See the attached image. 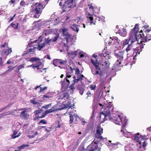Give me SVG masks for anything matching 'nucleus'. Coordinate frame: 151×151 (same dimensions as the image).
<instances>
[{"label": "nucleus", "mask_w": 151, "mask_h": 151, "mask_svg": "<svg viewBox=\"0 0 151 151\" xmlns=\"http://www.w3.org/2000/svg\"><path fill=\"white\" fill-rule=\"evenodd\" d=\"M77 51H75V52H71V54L72 55H75V56H76L77 55Z\"/></svg>", "instance_id": "052dcab7"}, {"label": "nucleus", "mask_w": 151, "mask_h": 151, "mask_svg": "<svg viewBox=\"0 0 151 151\" xmlns=\"http://www.w3.org/2000/svg\"><path fill=\"white\" fill-rule=\"evenodd\" d=\"M12 114V112L10 111H9L5 113H1V114H0V118L3 117L4 116L9 115L10 114Z\"/></svg>", "instance_id": "7c9ffc66"}, {"label": "nucleus", "mask_w": 151, "mask_h": 151, "mask_svg": "<svg viewBox=\"0 0 151 151\" xmlns=\"http://www.w3.org/2000/svg\"><path fill=\"white\" fill-rule=\"evenodd\" d=\"M70 123H72L73 122V120L74 119V118H75V120L76 121H78V119H79V117L78 116L77 114H70Z\"/></svg>", "instance_id": "a211bd4d"}, {"label": "nucleus", "mask_w": 151, "mask_h": 151, "mask_svg": "<svg viewBox=\"0 0 151 151\" xmlns=\"http://www.w3.org/2000/svg\"><path fill=\"white\" fill-rule=\"evenodd\" d=\"M25 2L24 1H21L20 3V5L21 6H24L25 5Z\"/></svg>", "instance_id": "bf43d9fd"}, {"label": "nucleus", "mask_w": 151, "mask_h": 151, "mask_svg": "<svg viewBox=\"0 0 151 151\" xmlns=\"http://www.w3.org/2000/svg\"><path fill=\"white\" fill-rule=\"evenodd\" d=\"M68 29L65 27H63L60 29V32H62L64 36H65V39L66 40L67 42H68L69 39L71 38V35L68 32Z\"/></svg>", "instance_id": "ddd939ff"}, {"label": "nucleus", "mask_w": 151, "mask_h": 151, "mask_svg": "<svg viewBox=\"0 0 151 151\" xmlns=\"http://www.w3.org/2000/svg\"><path fill=\"white\" fill-rule=\"evenodd\" d=\"M99 56H100L102 58H103V57H104V54L103 53H101L99 54Z\"/></svg>", "instance_id": "0e129e2a"}, {"label": "nucleus", "mask_w": 151, "mask_h": 151, "mask_svg": "<svg viewBox=\"0 0 151 151\" xmlns=\"http://www.w3.org/2000/svg\"><path fill=\"white\" fill-rule=\"evenodd\" d=\"M12 52V50L11 49H8L7 50L4 49L2 50V53L6 55H8Z\"/></svg>", "instance_id": "bb28decb"}, {"label": "nucleus", "mask_w": 151, "mask_h": 151, "mask_svg": "<svg viewBox=\"0 0 151 151\" xmlns=\"http://www.w3.org/2000/svg\"><path fill=\"white\" fill-rule=\"evenodd\" d=\"M142 28V29L139 32V34H142L143 33H144L145 34H148L151 31V25L150 26L149 25H144Z\"/></svg>", "instance_id": "2eb2a0df"}, {"label": "nucleus", "mask_w": 151, "mask_h": 151, "mask_svg": "<svg viewBox=\"0 0 151 151\" xmlns=\"http://www.w3.org/2000/svg\"><path fill=\"white\" fill-rule=\"evenodd\" d=\"M91 147L89 148V151H94L98 149V146L96 143L92 144L91 145Z\"/></svg>", "instance_id": "5701e85b"}, {"label": "nucleus", "mask_w": 151, "mask_h": 151, "mask_svg": "<svg viewBox=\"0 0 151 151\" xmlns=\"http://www.w3.org/2000/svg\"><path fill=\"white\" fill-rule=\"evenodd\" d=\"M126 125V124H123L122 126V129L121 130V132L124 133V128L125 127Z\"/></svg>", "instance_id": "864d4df0"}, {"label": "nucleus", "mask_w": 151, "mask_h": 151, "mask_svg": "<svg viewBox=\"0 0 151 151\" xmlns=\"http://www.w3.org/2000/svg\"><path fill=\"white\" fill-rule=\"evenodd\" d=\"M17 133V131L16 130H15L13 134L12 135V137L11 138L12 139H14L17 138L16 136V134Z\"/></svg>", "instance_id": "4c0bfd02"}, {"label": "nucleus", "mask_w": 151, "mask_h": 151, "mask_svg": "<svg viewBox=\"0 0 151 151\" xmlns=\"http://www.w3.org/2000/svg\"><path fill=\"white\" fill-rule=\"evenodd\" d=\"M140 36V43L142 42H147L151 40V36L148 34H145L144 33L139 34Z\"/></svg>", "instance_id": "f8f14e48"}, {"label": "nucleus", "mask_w": 151, "mask_h": 151, "mask_svg": "<svg viewBox=\"0 0 151 151\" xmlns=\"http://www.w3.org/2000/svg\"><path fill=\"white\" fill-rule=\"evenodd\" d=\"M47 33V31L45 30L42 35L39 37L38 40L32 41V39H30V43L27 46V53L34 52L36 48L38 49L39 50L42 49L47 43V39L46 40V38H44Z\"/></svg>", "instance_id": "f257e3e1"}, {"label": "nucleus", "mask_w": 151, "mask_h": 151, "mask_svg": "<svg viewBox=\"0 0 151 151\" xmlns=\"http://www.w3.org/2000/svg\"><path fill=\"white\" fill-rule=\"evenodd\" d=\"M101 135H97V137H96V135H95V137L97 138H99L101 139L102 140L103 139V137L102 136H100Z\"/></svg>", "instance_id": "4d7b16f0"}, {"label": "nucleus", "mask_w": 151, "mask_h": 151, "mask_svg": "<svg viewBox=\"0 0 151 151\" xmlns=\"http://www.w3.org/2000/svg\"><path fill=\"white\" fill-rule=\"evenodd\" d=\"M132 139L137 142H139L140 148L142 147L143 149H145V147L147 145V143L145 142V137L140 134L139 133L134 134L132 136Z\"/></svg>", "instance_id": "7ed1b4c3"}, {"label": "nucleus", "mask_w": 151, "mask_h": 151, "mask_svg": "<svg viewBox=\"0 0 151 151\" xmlns=\"http://www.w3.org/2000/svg\"><path fill=\"white\" fill-rule=\"evenodd\" d=\"M66 78V76L65 78L64 79L65 80V81H66V83H67V85L69 86L70 83V81L68 79V78Z\"/></svg>", "instance_id": "de8ad7c7"}, {"label": "nucleus", "mask_w": 151, "mask_h": 151, "mask_svg": "<svg viewBox=\"0 0 151 151\" xmlns=\"http://www.w3.org/2000/svg\"><path fill=\"white\" fill-rule=\"evenodd\" d=\"M56 109H50L48 110V113L54 112Z\"/></svg>", "instance_id": "603ef678"}, {"label": "nucleus", "mask_w": 151, "mask_h": 151, "mask_svg": "<svg viewBox=\"0 0 151 151\" xmlns=\"http://www.w3.org/2000/svg\"><path fill=\"white\" fill-rule=\"evenodd\" d=\"M69 68L66 71V78H70L73 75L74 70H75V74L79 76L80 71L78 67H76L74 65L71 66L70 64L69 66Z\"/></svg>", "instance_id": "6e6552de"}, {"label": "nucleus", "mask_w": 151, "mask_h": 151, "mask_svg": "<svg viewBox=\"0 0 151 151\" xmlns=\"http://www.w3.org/2000/svg\"><path fill=\"white\" fill-rule=\"evenodd\" d=\"M103 133V129L101 127L100 125H99L97 128L96 130V134H95L97 137V135H101Z\"/></svg>", "instance_id": "6ab92c4d"}, {"label": "nucleus", "mask_w": 151, "mask_h": 151, "mask_svg": "<svg viewBox=\"0 0 151 151\" xmlns=\"http://www.w3.org/2000/svg\"><path fill=\"white\" fill-rule=\"evenodd\" d=\"M87 18L88 19H89L90 20V24H93L94 25H96V21H98L99 22L100 21V18L99 17H98L96 18L94 21L93 22V15L91 14H88V16H87Z\"/></svg>", "instance_id": "dca6fc26"}, {"label": "nucleus", "mask_w": 151, "mask_h": 151, "mask_svg": "<svg viewBox=\"0 0 151 151\" xmlns=\"http://www.w3.org/2000/svg\"><path fill=\"white\" fill-rule=\"evenodd\" d=\"M132 49V46L131 45V44H129L128 45L127 47L126 48V50L127 52H128L129 51L131 50Z\"/></svg>", "instance_id": "ea45409f"}, {"label": "nucleus", "mask_w": 151, "mask_h": 151, "mask_svg": "<svg viewBox=\"0 0 151 151\" xmlns=\"http://www.w3.org/2000/svg\"><path fill=\"white\" fill-rule=\"evenodd\" d=\"M78 25L74 24L73 25H71L70 26V27L73 29V30L78 32L79 30V29L78 28Z\"/></svg>", "instance_id": "a878e982"}, {"label": "nucleus", "mask_w": 151, "mask_h": 151, "mask_svg": "<svg viewBox=\"0 0 151 151\" xmlns=\"http://www.w3.org/2000/svg\"><path fill=\"white\" fill-rule=\"evenodd\" d=\"M71 8V7L69 6H67V5L64 4L62 8V9L64 12H68L70 10Z\"/></svg>", "instance_id": "b1692460"}, {"label": "nucleus", "mask_w": 151, "mask_h": 151, "mask_svg": "<svg viewBox=\"0 0 151 151\" xmlns=\"http://www.w3.org/2000/svg\"><path fill=\"white\" fill-rule=\"evenodd\" d=\"M52 63L53 65L55 66H58L60 65H65L67 63V61L66 60H63L61 59H56L53 60Z\"/></svg>", "instance_id": "9b49d317"}, {"label": "nucleus", "mask_w": 151, "mask_h": 151, "mask_svg": "<svg viewBox=\"0 0 151 151\" xmlns=\"http://www.w3.org/2000/svg\"><path fill=\"white\" fill-rule=\"evenodd\" d=\"M31 102L34 105L39 104V103L35 101L34 99L31 101Z\"/></svg>", "instance_id": "49530a36"}, {"label": "nucleus", "mask_w": 151, "mask_h": 151, "mask_svg": "<svg viewBox=\"0 0 151 151\" xmlns=\"http://www.w3.org/2000/svg\"><path fill=\"white\" fill-rule=\"evenodd\" d=\"M87 94L88 95V96H89L91 95V93L90 91H88L87 93Z\"/></svg>", "instance_id": "69168bd1"}, {"label": "nucleus", "mask_w": 151, "mask_h": 151, "mask_svg": "<svg viewBox=\"0 0 151 151\" xmlns=\"http://www.w3.org/2000/svg\"><path fill=\"white\" fill-rule=\"evenodd\" d=\"M75 83L74 82L73 83H72L71 85H70L69 86V88H70L71 90H73L74 88V86H75Z\"/></svg>", "instance_id": "a18cd8bd"}, {"label": "nucleus", "mask_w": 151, "mask_h": 151, "mask_svg": "<svg viewBox=\"0 0 151 151\" xmlns=\"http://www.w3.org/2000/svg\"><path fill=\"white\" fill-rule=\"evenodd\" d=\"M139 24H136L134 27L132 29L131 33L130 34L129 40L131 43L135 42L137 40V34L138 33L139 30Z\"/></svg>", "instance_id": "423d86ee"}, {"label": "nucleus", "mask_w": 151, "mask_h": 151, "mask_svg": "<svg viewBox=\"0 0 151 151\" xmlns=\"http://www.w3.org/2000/svg\"><path fill=\"white\" fill-rule=\"evenodd\" d=\"M91 63L95 66L96 67V71L92 70V73L93 74L95 75H97L99 74V78L101 81H104V75H103V72L101 70L99 71L100 70V67H99V63L98 62H96L94 60H93V59H91Z\"/></svg>", "instance_id": "0eeeda50"}, {"label": "nucleus", "mask_w": 151, "mask_h": 151, "mask_svg": "<svg viewBox=\"0 0 151 151\" xmlns=\"http://www.w3.org/2000/svg\"><path fill=\"white\" fill-rule=\"evenodd\" d=\"M20 116L25 118H27L29 117V115L27 113L26 111H22L21 112Z\"/></svg>", "instance_id": "c756f323"}, {"label": "nucleus", "mask_w": 151, "mask_h": 151, "mask_svg": "<svg viewBox=\"0 0 151 151\" xmlns=\"http://www.w3.org/2000/svg\"><path fill=\"white\" fill-rule=\"evenodd\" d=\"M41 85H40L39 86H37L35 88V89L37 90V89H40V90L39 91V92H40L42 91H43L44 90L46 89L47 88V87H45L44 88H42L40 86Z\"/></svg>", "instance_id": "473e14b6"}, {"label": "nucleus", "mask_w": 151, "mask_h": 151, "mask_svg": "<svg viewBox=\"0 0 151 151\" xmlns=\"http://www.w3.org/2000/svg\"><path fill=\"white\" fill-rule=\"evenodd\" d=\"M43 100H45L47 98V96L46 95H45L43 96L42 97Z\"/></svg>", "instance_id": "e2e57ef3"}, {"label": "nucleus", "mask_w": 151, "mask_h": 151, "mask_svg": "<svg viewBox=\"0 0 151 151\" xmlns=\"http://www.w3.org/2000/svg\"><path fill=\"white\" fill-rule=\"evenodd\" d=\"M9 106H10V105L9 104H8L6 106L1 108L0 109V112L3 111L6 108H7V107H9Z\"/></svg>", "instance_id": "37998d69"}, {"label": "nucleus", "mask_w": 151, "mask_h": 151, "mask_svg": "<svg viewBox=\"0 0 151 151\" xmlns=\"http://www.w3.org/2000/svg\"><path fill=\"white\" fill-rule=\"evenodd\" d=\"M91 5L89 4H88V6L89 7V9H92V10H93L94 9V7L91 5Z\"/></svg>", "instance_id": "8fccbe9b"}, {"label": "nucleus", "mask_w": 151, "mask_h": 151, "mask_svg": "<svg viewBox=\"0 0 151 151\" xmlns=\"http://www.w3.org/2000/svg\"><path fill=\"white\" fill-rule=\"evenodd\" d=\"M29 146L28 145H22L18 147L19 148V151H20L22 149L26 147H28Z\"/></svg>", "instance_id": "58836bf2"}, {"label": "nucleus", "mask_w": 151, "mask_h": 151, "mask_svg": "<svg viewBox=\"0 0 151 151\" xmlns=\"http://www.w3.org/2000/svg\"><path fill=\"white\" fill-rule=\"evenodd\" d=\"M73 78L74 79V80L73 81V82L74 83H77L79 81H81V80L78 76V78L77 79H76L75 76H74L73 77Z\"/></svg>", "instance_id": "a19ab883"}, {"label": "nucleus", "mask_w": 151, "mask_h": 151, "mask_svg": "<svg viewBox=\"0 0 151 151\" xmlns=\"http://www.w3.org/2000/svg\"><path fill=\"white\" fill-rule=\"evenodd\" d=\"M110 38L111 40H110V41L108 43V44H109V45H114L117 42L118 38L117 37H110Z\"/></svg>", "instance_id": "412c9836"}, {"label": "nucleus", "mask_w": 151, "mask_h": 151, "mask_svg": "<svg viewBox=\"0 0 151 151\" xmlns=\"http://www.w3.org/2000/svg\"><path fill=\"white\" fill-rule=\"evenodd\" d=\"M86 123V121H82V123H81V124L82 125H84L85 124V123Z\"/></svg>", "instance_id": "338daca9"}, {"label": "nucleus", "mask_w": 151, "mask_h": 151, "mask_svg": "<svg viewBox=\"0 0 151 151\" xmlns=\"http://www.w3.org/2000/svg\"><path fill=\"white\" fill-rule=\"evenodd\" d=\"M124 54V52L123 51H121L117 53H115L114 55L118 59L114 64L113 66V69L116 71L120 69V65L121 62L123 60Z\"/></svg>", "instance_id": "20e7f679"}, {"label": "nucleus", "mask_w": 151, "mask_h": 151, "mask_svg": "<svg viewBox=\"0 0 151 151\" xmlns=\"http://www.w3.org/2000/svg\"><path fill=\"white\" fill-rule=\"evenodd\" d=\"M111 119L110 120L116 124L119 125L122 124V119L120 115L116 116L113 118L111 117Z\"/></svg>", "instance_id": "4468645a"}, {"label": "nucleus", "mask_w": 151, "mask_h": 151, "mask_svg": "<svg viewBox=\"0 0 151 151\" xmlns=\"http://www.w3.org/2000/svg\"><path fill=\"white\" fill-rule=\"evenodd\" d=\"M15 0H11L9 2V4L10 5H12V4H15Z\"/></svg>", "instance_id": "09e8293b"}, {"label": "nucleus", "mask_w": 151, "mask_h": 151, "mask_svg": "<svg viewBox=\"0 0 151 151\" xmlns=\"http://www.w3.org/2000/svg\"><path fill=\"white\" fill-rule=\"evenodd\" d=\"M79 78H80V80H81V81H82L83 80V78L84 77V76L83 75H81L80 74L79 75V76H78Z\"/></svg>", "instance_id": "5fc2aeb1"}, {"label": "nucleus", "mask_w": 151, "mask_h": 151, "mask_svg": "<svg viewBox=\"0 0 151 151\" xmlns=\"http://www.w3.org/2000/svg\"><path fill=\"white\" fill-rule=\"evenodd\" d=\"M73 106L72 104H71V102L70 101H68L65 105V108H71Z\"/></svg>", "instance_id": "c9c22d12"}, {"label": "nucleus", "mask_w": 151, "mask_h": 151, "mask_svg": "<svg viewBox=\"0 0 151 151\" xmlns=\"http://www.w3.org/2000/svg\"><path fill=\"white\" fill-rule=\"evenodd\" d=\"M29 61L32 62H37L38 64V65H32L27 66V67L28 68L32 67L33 68L35 69V68H36L37 69H40V67L41 68L42 67V62L43 61L42 59H40L36 57H32L30 58Z\"/></svg>", "instance_id": "1a4fd4ad"}, {"label": "nucleus", "mask_w": 151, "mask_h": 151, "mask_svg": "<svg viewBox=\"0 0 151 151\" xmlns=\"http://www.w3.org/2000/svg\"><path fill=\"white\" fill-rule=\"evenodd\" d=\"M55 123L56 124H57V126H56V125L55 126H56V128H59L60 127L61 125L60 124V121L59 120L56 121Z\"/></svg>", "instance_id": "c03bdc74"}, {"label": "nucleus", "mask_w": 151, "mask_h": 151, "mask_svg": "<svg viewBox=\"0 0 151 151\" xmlns=\"http://www.w3.org/2000/svg\"><path fill=\"white\" fill-rule=\"evenodd\" d=\"M104 54V58H105V59H106V58H105L108 55V52H105L104 53H103Z\"/></svg>", "instance_id": "6e6d98bb"}, {"label": "nucleus", "mask_w": 151, "mask_h": 151, "mask_svg": "<svg viewBox=\"0 0 151 151\" xmlns=\"http://www.w3.org/2000/svg\"><path fill=\"white\" fill-rule=\"evenodd\" d=\"M73 0H67L65 2L64 4L67 5V6H69L71 7L73 5Z\"/></svg>", "instance_id": "cd10ccee"}, {"label": "nucleus", "mask_w": 151, "mask_h": 151, "mask_svg": "<svg viewBox=\"0 0 151 151\" xmlns=\"http://www.w3.org/2000/svg\"><path fill=\"white\" fill-rule=\"evenodd\" d=\"M79 90L80 93L82 95L84 91V88L82 86L80 87H79Z\"/></svg>", "instance_id": "e433bc0d"}, {"label": "nucleus", "mask_w": 151, "mask_h": 151, "mask_svg": "<svg viewBox=\"0 0 151 151\" xmlns=\"http://www.w3.org/2000/svg\"><path fill=\"white\" fill-rule=\"evenodd\" d=\"M45 6L42 4L37 3H36L34 5H33L32 10L34 14V17L37 18H38Z\"/></svg>", "instance_id": "f03ea898"}, {"label": "nucleus", "mask_w": 151, "mask_h": 151, "mask_svg": "<svg viewBox=\"0 0 151 151\" xmlns=\"http://www.w3.org/2000/svg\"><path fill=\"white\" fill-rule=\"evenodd\" d=\"M43 110L42 109H39L35 111L34 113L36 116L34 119L35 121L38 120L39 118H42L45 116L47 114V110L45 111L44 113H42V116H40V114L41 113Z\"/></svg>", "instance_id": "9d476101"}, {"label": "nucleus", "mask_w": 151, "mask_h": 151, "mask_svg": "<svg viewBox=\"0 0 151 151\" xmlns=\"http://www.w3.org/2000/svg\"><path fill=\"white\" fill-rule=\"evenodd\" d=\"M101 63L102 65L104 66L105 68L108 69L109 68L110 63L108 61L104 60V61H102Z\"/></svg>", "instance_id": "4be33fe9"}, {"label": "nucleus", "mask_w": 151, "mask_h": 151, "mask_svg": "<svg viewBox=\"0 0 151 151\" xmlns=\"http://www.w3.org/2000/svg\"><path fill=\"white\" fill-rule=\"evenodd\" d=\"M129 40L128 39H125L124 40L122 41L121 43H122V45L123 46H124L125 45H128L129 43Z\"/></svg>", "instance_id": "f704fd0d"}, {"label": "nucleus", "mask_w": 151, "mask_h": 151, "mask_svg": "<svg viewBox=\"0 0 151 151\" xmlns=\"http://www.w3.org/2000/svg\"><path fill=\"white\" fill-rule=\"evenodd\" d=\"M59 37V34H58L53 38L49 40L48 38V44L49 43L50 41H52L53 42L56 41V40H57Z\"/></svg>", "instance_id": "c85d7f7f"}, {"label": "nucleus", "mask_w": 151, "mask_h": 151, "mask_svg": "<svg viewBox=\"0 0 151 151\" xmlns=\"http://www.w3.org/2000/svg\"><path fill=\"white\" fill-rule=\"evenodd\" d=\"M19 23L15 22V23H12L11 24V26L14 29L18 28L19 25Z\"/></svg>", "instance_id": "72a5a7b5"}, {"label": "nucleus", "mask_w": 151, "mask_h": 151, "mask_svg": "<svg viewBox=\"0 0 151 151\" xmlns=\"http://www.w3.org/2000/svg\"><path fill=\"white\" fill-rule=\"evenodd\" d=\"M141 51H140V50L139 49V47H136L135 49L133 52V59H134V57H136L137 54H140V52H141Z\"/></svg>", "instance_id": "393cba45"}, {"label": "nucleus", "mask_w": 151, "mask_h": 151, "mask_svg": "<svg viewBox=\"0 0 151 151\" xmlns=\"http://www.w3.org/2000/svg\"><path fill=\"white\" fill-rule=\"evenodd\" d=\"M139 47V49L141 51V49L143 48L144 46L143 45H140L138 47Z\"/></svg>", "instance_id": "680f3d73"}, {"label": "nucleus", "mask_w": 151, "mask_h": 151, "mask_svg": "<svg viewBox=\"0 0 151 151\" xmlns=\"http://www.w3.org/2000/svg\"><path fill=\"white\" fill-rule=\"evenodd\" d=\"M39 123H43V124H46V122L44 120H41L39 122Z\"/></svg>", "instance_id": "13d9d810"}, {"label": "nucleus", "mask_w": 151, "mask_h": 151, "mask_svg": "<svg viewBox=\"0 0 151 151\" xmlns=\"http://www.w3.org/2000/svg\"><path fill=\"white\" fill-rule=\"evenodd\" d=\"M61 82V85L62 87L65 88L68 87V85H67V83L64 79Z\"/></svg>", "instance_id": "2f4dec72"}, {"label": "nucleus", "mask_w": 151, "mask_h": 151, "mask_svg": "<svg viewBox=\"0 0 151 151\" xmlns=\"http://www.w3.org/2000/svg\"><path fill=\"white\" fill-rule=\"evenodd\" d=\"M11 63H12V62L11 61V60H8L6 63L7 64H10Z\"/></svg>", "instance_id": "774afa93"}, {"label": "nucleus", "mask_w": 151, "mask_h": 151, "mask_svg": "<svg viewBox=\"0 0 151 151\" xmlns=\"http://www.w3.org/2000/svg\"><path fill=\"white\" fill-rule=\"evenodd\" d=\"M93 58H92V59H93V60H94L95 62H98V60H97V56L96 55L93 54Z\"/></svg>", "instance_id": "79ce46f5"}, {"label": "nucleus", "mask_w": 151, "mask_h": 151, "mask_svg": "<svg viewBox=\"0 0 151 151\" xmlns=\"http://www.w3.org/2000/svg\"><path fill=\"white\" fill-rule=\"evenodd\" d=\"M96 87V86L95 85H91L90 86V88H91V90H93L95 89Z\"/></svg>", "instance_id": "3c124183"}, {"label": "nucleus", "mask_w": 151, "mask_h": 151, "mask_svg": "<svg viewBox=\"0 0 151 151\" xmlns=\"http://www.w3.org/2000/svg\"><path fill=\"white\" fill-rule=\"evenodd\" d=\"M69 98V94L67 92L61 93L59 96V99H64L65 100L68 99Z\"/></svg>", "instance_id": "f3484780"}, {"label": "nucleus", "mask_w": 151, "mask_h": 151, "mask_svg": "<svg viewBox=\"0 0 151 151\" xmlns=\"http://www.w3.org/2000/svg\"><path fill=\"white\" fill-rule=\"evenodd\" d=\"M119 34L121 36L124 37L127 34V29L124 28L122 29H119L118 31Z\"/></svg>", "instance_id": "aec40b11"}, {"label": "nucleus", "mask_w": 151, "mask_h": 151, "mask_svg": "<svg viewBox=\"0 0 151 151\" xmlns=\"http://www.w3.org/2000/svg\"><path fill=\"white\" fill-rule=\"evenodd\" d=\"M111 107L109 106L104 109V111L100 113V118L103 119V122L111 119Z\"/></svg>", "instance_id": "39448f33"}]
</instances>
